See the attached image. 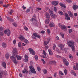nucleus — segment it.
Returning <instances> with one entry per match:
<instances>
[{
	"label": "nucleus",
	"instance_id": "43",
	"mask_svg": "<svg viewBox=\"0 0 78 78\" xmlns=\"http://www.w3.org/2000/svg\"><path fill=\"white\" fill-rule=\"evenodd\" d=\"M69 58H70V59H73V56H72V55H69Z\"/></svg>",
	"mask_w": 78,
	"mask_h": 78
},
{
	"label": "nucleus",
	"instance_id": "56",
	"mask_svg": "<svg viewBox=\"0 0 78 78\" xmlns=\"http://www.w3.org/2000/svg\"><path fill=\"white\" fill-rule=\"evenodd\" d=\"M13 12H14V11L13 10H11L10 11L9 14H10L11 15Z\"/></svg>",
	"mask_w": 78,
	"mask_h": 78
},
{
	"label": "nucleus",
	"instance_id": "21",
	"mask_svg": "<svg viewBox=\"0 0 78 78\" xmlns=\"http://www.w3.org/2000/svg\"><path fill=\"white\" fill-rule=\"evenodd\" d=\"M51 17L53 19H56V18L57 17L56 15L55 14H53L52 15H51Z\"/></svg>",
	"mask_w": 78,
	"mask_h": 78
},
{
	"label": "nucleus",
	"instance_id": "62",
	"mask_svg": "<svg viewBox=\"0 0 78 78\" xmlns=\"http://www.w3.org/2000/svg\"><path fill=\"white\" fill-rule=\"evenodd\" d=\"M49 9V8L48 7H45V9H46V10H48Z\"/></svg>",
	"mask_w": 78,
	"mask_h": 78
},
{
	"label": "nucleus",
	"instance_id": "60",
	"mask_svg": "<svg viewBox=\"0 0 78 78\" xmlns=\"http://www.w3.org/2000/svg\"><path fill=\"white\" fill-rule=\"evenodd\" d=\"M56 56V58H61V57L59 55H57Z\"/></svg>",
	"mask_w": 78,
	"mask_h": 78
},
{
	"label": "nucleus",
	"instance_id": "41",
	"mask_svg": "<svg viewBox=\"0 0 78 78\" xmlns=\"http://www.w3.org/2000/svg\"><path fill=\"white\" fill-rule=\"evenodd\" d=\"M29 12H30V10L29 9H27L26 10V13H28Z\"/></svg>",
	"mask_w": 78,
	"mask_h": 78
},
{
	"label": "nucleus",
	"instance_id": "12",
	"mask_svg": "<svg viewBox=\"0 0 78 78\" xmlns=\"http://www.w3.org/2000/svg\"><path fill=\"white\" fill-rule=\"evenodd\" d=\"M58 47H60V49L61 50H64V45L61 44H60L58 45Z\"/></svg>",
	"mask_w": 78,
	"mask_h": 78
},
{
	"label": "nucleus",
	"instance_id": "17",
	"mask_svg": "<svg viewBox=\"0 0 78 78\" xmlns=\"http://www.w3.org/2000/svg\"><path fill=\"white\" fill-rule=\"evenodd\" d=\"M2 66L4 69H6V63H5V62H3L2 63Z\"/></svg>",
	"mask_w": 78,
	"mask_h": 78
},
{
	"label": "nucleus",
	"instance_id": "14",
	"mask_svg": "<svg viewBox=\"0 0 78 78\" xmlns=\"http://www.w3.org/2000/svg\"><path fill=\"white\" fill-rule=\"evenodd\" d=\"M78 6L77 5H74L73 6V8L74 10H76L78 9Z\"/></svg>",
	"mask_w": 78,
	"mask_h": 78
},
{
	"label": "nucleus",
	"instance_id": "11",
	"mask_svg": "<svg viewBox=\"0 0 78 78\" xmlns=\"http://www.w3.org/2000/svg\"><path fill=\"white\" fill-rule=\"evenodd\" d=\"M59 2L58 1H53L51 2L52 5L54 6H57V5H58Z\"/></svg>",
	"mask_w": 78,
	"mask_h": 78
},
{
	"label": "nucleus",
	"instance_id": "38",
	"mask_svg": "<svg viewBox=\"0 0 78 78\" xmlns=\"http://www.w3.org/2000/svg\"><path fill=\"white\" fill-rule=\"evenodd\" d=\"M44 74H46V73H47V69L44 70Z\"/></svg>",
	"mask_w": 78,
	"mask_h": 78
},
{
	"label": "nucleus",
	"instance_id": "1",
	"mask_svg": "<svg viewBox=\"0 0 78 78\" xmlns=\"http://www.w3.org/2000/svg\"><path fill=\"white\" fill-rule=\"evenodd\" d=\"M15 58H17V60L19 61L22 59V57L20 56V55H18L17 54L14 55V56H12L10 57V59L12 62L14 63L16 65L17 64V61H16V59Z\"/></svg>",
	"mask_w": 78,
	"mask_h": 78
},
{
	"label": "nucleus",
	"instance_id": "24",
	"mask_svg": "<svg viewBox=\"0 0 78 78\" xmlns=\"http://www.w3.org/2000/svg\"><path fill=\"white\" fill-rule=\"evenodd\" d=\"M19 38L20 39V40H22V41H24V40L25 39L24 38L23 36H21L19 37Z\"/></svg>",
	"mask_w": 78,
	"mask_h": 78
},
{
	"label": "nucleus",
	"instance_id": "9",
	"mask_svg": "<svg viewBox=\"0 0 78 78\" xmlns=\"http://www.w3.org/2000/svg\"><path fill=\"white\" fill-rule=\"evenodd\" d=\"M33 35L34 36H35V37H32V39H36V37H38V38H40L41 36H40L38 35L36 33H34L33 34Z\"/></svg>",
	"mask_w": 78,
	"mask_h": 78
},
{
	"label": "nucleus",
	"instance_id": "63",
	"mask_svg": "<svg viewBox=\"0 0 78 78\" xmlns=\"http://www.w3.org/2000/svg\"><path fill=\"white\" fill-rule=\"evenodd\" d=\"M37 69L38 71H40L41 70V68L39 67H37Z\"/></svg>",
	"mask_w": 78,
	"mask_h": 78
},
{
	"label": "nucleus",
	"instance_id": "57",
	"mask_svg": "<svg viewBox=\"0 0 78 78\" xmlns=\"http://www.w3.org/2000/svg\"><path fill=\"white\" fill-rule=\"evenodd\" d=\"M52 64L56 65V62L55 61H53Z\"/></svg>",
	"mask_w": 78,
	"mask_h": 78
},
{
	"label": "nucleus",
	"instance_id": "28",
	"mask_svg": "<svg viewBox=\"0 0 78 78\" xmlns=\"http://www.w3.org/2000/svg\"><path fill=\"white\" fill-rule=\"evenodd\" d=\"M2 45L3 48H6V44L5 43H3L2 44Z\"/></svg>",
	"mask_w": 78,
	"mask_h": 78
},
{
	"label": "nucleus",
	"instance_id": "13",
	"mask_svg": "<svg viewBox=\"0 0 78 78\" xmlns=\"http://www.w3.org/2000/svg\"><path fill=\"white\" fill-rule=\"evenodd\" d=\"M76 66H73V69H74V70H78V63L76 64Z\"/></svg>",
	"mask_w": 78,
	"mask_h": 78
},
{
	"label": "nucleus",
	"instance_id": "37",
	"mask_svg": "<svg viewBox=\"0 0 78 78\" xmlns=\"http://www.w3.org/2000/svg\"><path fill=\"white\" fill-rule=\"evenodd\" d=\"M34 58L36 61H37V60L38 59V56H37V55H35Z\"/></svg>",
	"mask_w": 78,
	"mask_h": 78
},
{
	"label": "nucleus",
	"instance_id": "8",
	"mask_svg": "<svg viewBox=\"0 0 78 78\" xmlns=\"http://www.w3.org/2000/svg\"><path fill=\"white\" fill-rule=\"evenodd\" d=\"M3 74L5 75H7V72H6V71H5L4 73L2 71H1L0 72V78H2V75H3Z\"/></svg>",
	"mask_w": 78,
	"mask_h": 78
},
{
	"label": "nucleus",
	"instance_id": "5",
	"mask_svg": "<svg viewBox=\"0 0 78 78\" xmlns=\"http://www.w3.org/2000/svg\"><path fill=\"white\" fill-rule=\"evenodd\" d=\"M4 33L7 35L8 36H9L11 35V31L9 29H8L7 30H5L4 31Z\"/></svg>",
	"mask_w": 78,
	"mask_h": 78
},
{
	"label": "nucleus",
	"instance_id": "30",
	"mask_svg": "<svg viewBox=\"0 0 78 78\" xmlns=\"http://www.w3.org/2000/svg\"><path fill=\"white\" fill-rule=\"evenodd\" d=\"M49 22H50V20L49 19H47L45 21V23L46 24H48V23H49Z\"/></svg>",
	"mask_w": 78,
	"mask_h": 78
},
{
	"label": "nucleus",
	"instance_id": "40",
	"mask_svg": "<svg viewBox=\"0 0 78 78\" xmlns=\"http://www.w3.org/2000/svg\"><path fill=\"white\" fill-rule=\"evenodd\" d=\"M13 25L14 26V27H17V24L16 23H12Z\"/></svg>",
	"mask_w": 78,
	"mask_h": 78
},
{
	"label": "nucleus",
	"instance_id": "61",
	"mask_svg": "<svg viewBox=\"0 0 78 78\" xmlns=\"http://www.w3.org/2000/svg\"><path fill=\"white\" fill-rule=\"evenodd\" d=\"M47 33H48V34H50V29H47Z\"/></svg>",
	"mask_w": 78,
	"mask_h": 78
},
{
	"label": "nucleus",
	"instance_id": "51",
	"mask_svg": "<svg viewBox=\"0 0 78 78\" xmlns=\"http://www.w3.org/2000/svg\"><path fill=\"white\" fill-rule=\"evenodd\" d=\"M66 1L67 2L69 3H71L72 2V1H71V0H66Z\"/></svg>",
	"mask_w": 78,
	"mask_h": 78
},
{
	"label": "nucleus",
	"instance_id": "20",
	"mask_svg": "<svg viewBox=\"0 0 78 78\" xmlns=\"http://www.w3.org/2000/svg\"><path fill=\"white\" fill-rule=\"evenodd\" d=\"M46 17L48 19H49L50 18V15L49 13H46Z\"/></svg>",
	"mask_w": 78,
	"mask_h": 78
},
{
	"label": "nucleus",
	"instance_id": "55",
	"mask_svg": "<svg viewBox=\"0 0 78 78\" xmlns=\"http://www.w3.org/2000/svg\"><path fill=\"white\" fill-rule=\"evenodd\" d=\"M4 29L2 27H0V31H3Z\"/></svg>",
	"mask_w": 78,
	"mask_h": 78
},
{
	"label": "nucleus",
	"instance_id": "48",
	"mask_svg": "<svg viewBox=\"0 0 78 78\" xmlns=\"http://www.w3.org/2000/svg\"><path fill=\"white\" fill-rule=\"evenodd\" d=\"M59 73L60 75H64V73L61 71H59Z\"/></svg>",
	"mask_w": 78,
	"mask_h": 78
},
{
	"label": "nucleus",
	"instance_id": "42",
	"mask_svg": "<svg viewBox=\"0 0 78 78\" xmlns=\"http://www.w3.org/2000/svg\"><path fill=\"white\" fill-rule=\"evenodd\" d=\"M21 45H22V44H21V43H20V42L18 43V47H20V48H21Z\"/></svg>",
	"mask_w": 78,
	"mask_h": 78
},
{
	"label": "nucleus",
	"instance_id": "54",
	"mask_svg": "<svg viewBox=\"0 0 78 78\" xmlns=\"http://www.w3.org/2000/svg\"><path fill=\"white\" fill-rule=\"evenodd\" d=\"M43 52L44 55V56H46V53H45V51L44 50H43Z\"/></svg>",
	"mask_w": 78,
	"mask_h": 78
},
{
	"label": "nucleus",
	"instance_id": "50",
	"mask_svg": "<svg viewBox=\"0 0 78 78\" xmlns=\"http://www.w3.org/2000/svg\"><path fill=\"white\" fill-rule=\"evenodd\" d=\"M56 48V45L54 44L53 46V48L54 50H55V48Z\"/></svg>",
	"mask_w": 78,
	"mask_h": 78
},
{
	"label": "nucleus",
	"instance_id": "46",
	"mask_svg": "<svg viewBox=\"0 0 78 78\" xmlns=\"http://www.w3.org/2000/svg\"><path fill=\"white\" fill-rule=\"evenodd\" d=\"M41 61L44 64H45V61H44V59H42Z\"/></svg>",
	"mask_w": 78,
	"mask_h": 78
},
{
	"label": "nucleus",
	"instance_id": "45",
	"mask_svg": "<svg viewBox=\"0 0 78 78\" xmlns=\"http://www.w3.org/2000/svg\"><path fill=\"white\" fill-rule=\"evenodd\" d=\"M35 20H36V19H34V18H32V19H30V21H31V22H34V21Z\"/></svg>",
	"mask_w": 78,
	"mask_h": 78
},
{
	"label": "nucleus",
	"instance_id": "33",
	"mask_svg": "<svg viewBox=\"0 0 78 78\" xmlns=\"http://www.w3.org/2000/svg\"><path fill=\"white\" fill-rule=\"evenodd\" d=\"M4 32L3 31H0V34L2 36H3L4 35Z\"/></svg>",
	"mask_w": 78,
	"mask_h": 78
},
{
	"label": "nucleus",
	"instance_id": "53",
	"mask_svg": "<svg viewBox=\"0 0 78 78\" xmlns=\"http://www.w3.org/2000/svg\"><path fill=\"white\" fill-rule=\"evenodd\" d=\"M72 29H70V30H69V33L70 34V33H72Z\"/></svg>",
	"mask_w": 78,
	"mask_h": 78
},
{
	"label": "nucleus",
	"instance_id": "7",
	"mask_svg": "<svg viewBox=\"0 0 78 78\" xmlns=\"http://www.w3.org/2000/svg\"><path fill=\"white\" fill-rule=\"evenodd\" d=\"M58 26L62 30H65L66 28V27L65 25H62L61 23H58Z\"/></svg>",
	"mask_w": 78,
	"mask_h": 78
},
{
	"label": "nucleus",
	"instance_id": "10",
	"mask_svg": "<svg viewBox=\"0 0 78 78\" xmlns=\"http://www.w3.org/2000/svg\"><path fill=\"white\" fill-rule=\"evenodd\" d=\"M63 62L66 66H68L69 65V62L66 60V59H64L63 60Z\"/></svg>",
	"mask_w": 78,
	"mask_h": 78
},
{
	"label": "nucleus",
	"instance_id": "23",
	"mask_svg": "<svg viewBox=\"0 0 78 78\" xmlns=\"http://www.w3.org/2000/svg\"><path fill=\"white\" fill-rule=\"evenodd\" d=\"M59 5L61 6H62V7H64V8H66V6L64 4H62L61 3H59Z\"/></svg>",
	"mask_w": 78,
	"mask_h": 78
},
{
	"label": "nucleus",
	"instance_id": "49",
	"mask_svg": "<svg viewBox=\"0 0 78 78\" xmlns=\"http://www.w3.org/2000/svg\"><path fill=\"white\" fill-rule=\"evenodd\" d=\"M54 11H55V12H56L57 10L56 7H54Z\"/></svg>",
	"mask_w": 78,
	"mask_h": 78
},
{
	"label": "nucleus",
	"instance_id": "15",
	"mask_svg": "<svg viewBox=\"0 0 78 78\" xmlns=\"http://www.w3.org/2000/svg\"><path fill=\"white\" fill-rule=\"evenodd\" d=\"M68 12L70 17H72V18H73V14L72 13V12H71L69 11Z\"/></svg>",
	"mask_w": 78,
	"mask_h": 78
},
{
	"label": "nucleus",
	"instance_id": "58",
	"mask_svg": "<svg viewBox=\"0 0 78 78\" xmlns=\"http://www.w3.org/2000/svg\"><path fill=\"white\" fill-rule=\"evenodd\" d=\"M36 9H38V10H39L40 11H41V10L42 9H41V8L39 7H37Z\"/></svg>",
	"mask_w": 78,
	"mask_h": 78
},
{
	"label": "nucleus",
	"instance_id": "29",
	"mask_svg": "<svg viewBox=\"0 0 78 78\" xmlns=\"http://www.w3.org/2000/svg\"><path fill=\"white\" fill-rule=\"evenodd\" d=\"M9 4H8L7 5L5 4L3 5V6L5 8H7V7H8V6H9Z\"/></svg>",
	"mask_w": 78,
	"mask_h": 78
},
{
	"label": "nucleus",
	"instance_id": "22",
	"mask_svg": "<svg viewBox=\"0 0 78 78\" xmlns=\"http://www.w3.org/2000/svg\"><path fill=\"white\" fill-rule=\"evenodd\" d=\"M48 51L50 55H53V52L50 49H48Z\"/></svg>",
	"mask_w": 78,
	"mask_h": 78
},
{
	"label": "nucleus",
	"instance_id": "2",
	"mask_svg": "<svg viewBox=\"0 0 78 78\" xmlns=\"http://www.w3.org/2000/svg\"><path fill=\"white\" fill-rule=\"evenodd\" d=\"M67 44L70 47H71L72 46H74V42L73 41H68Z\"/></svg>",
	"mask_w": 78,
	"mask_h": 78
},
{
	"label": "nucleus",
	"instance_id": "19",
	"mask_svg": "<svg viewBox=\"0 0 78 78\" xmlns=\"http://www.w3.org/2000/svg\"><path fill=\"white\" fill-rule=\"evenodd\" d=\"M34 25L37 27L38 26V24L37 23V20H35L34 22H33Z\"/></svg>",
	"mask_w": 78,
	"mask_h": 78
},
{
	"label": "nucleus",
	"instance_id": "39",
	"mask_svg": "<svg viewBox=\"0 0 78 78\" xmlns=\"http://www.w3.org/2000/svg\"><path fill=\"white\" fill-rule=\"evenodd\" d=\"M71 47H72V51H75V48H74V46H72Z\"/></svg>",
	"mask_w": 78,
	"mask_h": 78
},
{
	"label": "nucleus",
	"instance_id": "25",
	"mask_svg": "<svg viewBox=\"0 0 78 78\" xmlns=\"http://www.w3.org/2000/svg\"><path fill=\"white\" fill-rule=\"evenodd\" d=\"M49 12L51 16H52V15L53 14V12L51 10L49 9Z\"/></svg>",
	"mask_w": 78,
	"mask_h": 78
},
{
	"label": "nucleus",
	"instance_id": "6",
	"mask_svg": "<svg viewBox=\"0 0 78 78\" xmlns=\"http://www.w3.org/2000/svg\"><path fill=\"white\" fill-rule=\"evenodd\" d=\"M13 56H15V55H17L18 54L17 50V49H16V48H14L13 49Z\"/></svg>",
	"mask_w": 78,
	"mask_h": 78
},
{
	"label": "nucleus",
	"instance_id": "26",
	"mask_svg": "<svg viewBox=\"0 0 78 78\" xmlns=\"http://www.w3.org/2000/svg\"><path fill=\"white\" fill-rule=\"evenodd\" d=\"M49 26L50 27L52 28V27H54V25H53V24L50 23L49 24Z\"/></svg>",
	"mask_w": 78,
	"mask_h": 78
},
{
	"label": "nucleus",
	"instance_id": "64",
	"mask_svg": "<svg viewBox=\"0 0 78 78\" xmlns=\"http://www.w3.org/2000/svg\"><path fill=\"white\" fill-rule=\"evenodd\" d=\"M41 33L42 34H44V33H45V31L44 30H42L41 31Z\"/></svg>",
	"mask_w": 78,
	"mask_h": 78
},
{
	"label": "nucleus",
	"instance_id": "52",
	"mask_svg": "<svg viewBox=\"0 0 78 78\" xmlns=\"http://www.w3.org/2000/svg\"><path fill=\"white\" fill-rule=\"evenodd\" d=\"M36 15L35 14L33 15V19H36Z\"/></svg>",
	"mask_w": 78,
	"mask_h": 78
},
{
	"label": "nucleus",
	"instance_id": "35",
	"mask_svg": "<svg viewBox=\"0 0 78 78\" xmlns=\"http://www.w3.org/2000/svg\"><path fill=\"white\" fill-rule=\"evenodd\" d=\"M61 36H62L63 38H64V34L63 33H60Z\"/></svg>",
	"mask_w": 78,
	"mask_h": 78
},
{
	"label": "nucleus",
	"instance_id": "4",
	"mask_svg": "<svg viewBox=\"0 0 78 78\" xmlns=\"http://www.w3.org/2000/svg\"><path fill=\"white\" fill-rule=\"evenodd\" d=\"M29 51H30V53L31 55H36V52L34 51L33 50V49L31 48H29L28 49Z\"/></svg>",
	"mask_w": 78,
	"mask_h": 78
},
{
	"label": "nucleus",
	"instance_id": "59",
	"mask_svg": "<svg viewBox=\"0 0 78 78\" xmlns=\"http://www.w3.org/2000/svg\"><path fill=\"white\" fill-rule=\"evenodd\" d=\"M24 70L25 71V73H28V71L27 70V69H24Z\"/></svg>",
	"mask_w": 78,
	"mask_h": 78
},
{
	"label": "nucleus",
	"instance_id": "47",
	"mask_svg": "<svg viewBox=\"0 0 78 78\" xmlns=\"http://www.w3.org/2000/svg\"><path fill=\"white\" fill-rule=\"evenodd\" d=\"M24 29L26 31H28V28L26 27H24Z\"/></svg>",
	"mask_w": 78,
	"mask_h": 78
},
{
	"label": "nucleus",
	"instance_id": "34",
	"mask_svg": "<svg viewBox=\"0 0 78 78\" xmlns=\"http://www.w3.org/2000/svg\"><path fill=\"white\" fill-rule=\"evenodd\" d=\"M58 14L60 15H63V12L61 11H59L58 12Z\"/></svg>",
	"mask_w": 78,
	"mask_h": 78
},
{
	"label": "nucleus",
	"instance_id": "27",
	"mask_svg": "<svg viewBox=\"0 0 78 78\" xmlns=\"http://www.w3.org/2000/svg\"><path fill=\"white\" fill-rule=\"evenodd\" d=\"M9 54L8 53H7L5 55V57L6 59H9Z\"/></svg>",
	"mask_w": 78,
	"mask_h": 78
},
{
	"label": "nucleus",
	"instance_id": "36",
	"mask_svg": "<svg viewBox=\"0 0 78 78\" xmlns=\"http://www.w3.org/2000/svg\"><path fill=\"white\" fill-rule=\"evenodd\" d=\"M64 73L65 75H67V69H65L64 70Z\"/></svg>",
	"mask_w": 78,
	"mask_h": 78
},
{
	"label": "nucleus",
	"instance_id": "3",
	"mask_svg": "<svg viewBox=\"0 0 78 78\" xmlns=\"http://www.w3.org/2000/svg\"><path fill=\"white\" fill-rule=\"evenodd\" d=\"M29 68L30 71L32 73L34 74L36 73V71H35V69H34V67H33L32 66H30Z\"/></svg>",
	"mask_w": 78,
	"mask_h": 78
},
{
	"label": "nucleus",
	"instance_id": "32",
	"mask_svg": "<svg viewBox=\"0 0 78 78\" xmlns=\"http://www.w3.org/2000/svg\"><path fill=\"white\" fill-rule=\"evenodd\" d=\"M49 43H48V41H44V45H47V44H48Z\"/></svg>",
	"mask_w": 78,
	"mask_h": 78
},
{
	"label": "nucleus",
	"instance_id": "44",
	"mask_svg": "<svg viewBox=\"0 0 78 78\" xmlns=\"http://www.w3.org/2000/svg\"><path fill=\"white\" fill-rule=\"evenodd\" d=\"M48 43L50 42V41H51V38L50 37H48Z\"/></svg>",
	"mask_w": 78,
	"mask_h": 78
},
{
	"label": "nucleus",
	"instance_id": "18",
	"mask_svg": "<svg viewBox=\"0 0 78 78\" xmlns=\"http://www.w3.org/2000/svg\"><path fill=\"white\" fill-rule=\"evenodd\" d=\"M25 59L26 60H24L25 62H28V56L27 55H25Z\"/></svg>",
	"mask_w": 78,
	"mask_h": 78
},
{
	"label": "nucleus",
	"instance_id": "16",
	"mask_svg": "<svg viewBox=\"0 0 78 78\" xmlns=\"http://www.w3.org/2000/svg\"><path fill=\"white\" fill-rule=\"evenodd\" d=\"M7 20H9V22H14V20H13V19H12V18H9V17H7Z\"/></svg>",
	"mask_w": 78,
	"mask_h": 78
},
{
	"label": "nucleus",
	"instance_id": "31",
	"mask_svg": "<svg viewBox=\"0 0 78 78\" xmlns=\"http://www.w3.org/2000/svg\"><path fill=\"white\" fill-rule=\"evenodd\" d=\"M24 42H25V43H26V44H28V40L26 39L25 38L23 40Z\"/></svg>",
	"mask_w": 78,
	"mask_h": 78
}]
</instances>
